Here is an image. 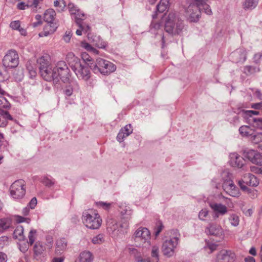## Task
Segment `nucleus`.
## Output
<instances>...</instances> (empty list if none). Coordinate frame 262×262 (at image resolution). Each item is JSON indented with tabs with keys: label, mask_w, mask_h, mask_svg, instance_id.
<instances>
[{
	"label": "nucleus",
	"mask_w": 262,
	"mask_h": 262,
	"mask_svg": "<svg viewBox=\"0 0 262 262\" xmlns=\"http://www.w3.org/2000/svg\"><path fill=\"white\" fill-rule=\"evenodd\" d=\"M127 136H128V135H127L125 132L120 130L117 135V139L119 142H121L123 141V139Z\"/></svg>",
	"instance_id": "nucleus-51"
},
{
	"label": "nucleus",
	"mask_w": 262,
	"mask_h": 262,
	"mask_svg": "<svg viewBox=\"0 0 262 262\" xmlns=\"http://www.w3.org/2000/svg\"><path fill=\"white\" fill-rule=\"evenodd\" d=\"M10 107V104L7 100L4 97L3 95H0V110L3 108H9Z\"/></svg>",
	"instance_id": "nucleus-36"
},
{
	"label": "nucleus",
	"mask_w": 262,
	"mask_h": 262,
	"mask_svg": "<svg viewBox=\"0 0 262 262\" xmlns=\"http://www.w3.org/2000/svg\"><path fill=\"white\" fill-rule=\"evenodd\" d=\"M43 184L49 187H52L54 184V181L47 178H44L43 180Z\"/></svg>",
	"instance_id": "nucleus-53"
},
{
	"label": "nucleus",
	"mask_w": 262,
	"mask_h": 262,
	"mask_svg": "<svg viewBox=\"0 0 262 262\" xmlns=\"http://www.w3.org/2000/svg\"><path fill=\"white\" fill-rule=\"evenodd\" d=\"M120 226V227L122 229H126L129 226V224L128 222H124L121 224L118 225V224L116 223L114 225H113L112 229L114 231L117 230V231H119V230H117V228L118 226Z\"/></svg>",
	"instance_id": "nucleus-44"
},
{
	"label": "nucleus",
	"mask_w": 262,
	"mask_h": 262,
	"mask_svg": "<svg viewBox=\"0 0 262 262\" xmlns=\"http://www.w3.org/2000/svg\"><path fill=\"white\" fill-rule=\"evenodd\" d=\"M123 132H125L127 135H129L133 133V129L131 124H129L126 125L124 128L121 129Z\"/></svg>",
	"instance_id": "nucleus-49"
},
{
	"label": "nucleus",
	"mask_w": 262,
	"mask_h": 262,
	"mask_svg": "<svg viewBox=\"0 0 262 262\" xmlns=\"http://www.w3.org/2000/svg\"><path fill=\"white\" fill-rule=\"evenodd\" d=\"M260 135L261 133H258L257 134H255L254 133L252 134V136L250 138V141L254 143L258 144L260 143Z\"/></svg>",
	"instance_id": "nucleus-42"
},
{
	"label": "nucleus",
	"mask_w": 262,
	"mask_h": 262,
	"mask_svg": "<svg viewBox=\"0 0 262 262\" xmlns=\"http://www.w3.org/2000/svg\"><path fill=\"white\" fill-rule=\"evenodd\" d=\"M230 163L232 166L242 168L245 165V160L240 157L237 153H231L230 155Z\"/></svg>",
	"instance_id": "nucleus-17"
},
{
	"label": "nucleus",
	"mask_w": 262,
	"mask_h": 262,
	"mask_svg": "<svg viewBox=\"0 0 262 262\" xmlns=\"http://www.w3.org/2000/svg\"><path fill=\"white\" fill-rule=\"evenodd\" d=\"M11 224V221L7 218L0 219V232H3L4 230L9 228Z\"/></svg>",
	"instance_id": "nucleus-30"
},
{
	"label": "nucleus",
	"mask_w": 262,
	"mask_h": 262,
	"mask_svg": "<svg viewBox=\"0 0 262 262\" xmlns=\"http://www.w3.org/2000/svg\"><path fill=\"white\" fill-rule=\"evenodd\" d=\"M133 238L137 246L146 247L150 245V232L146 228L140 227L135 232Z\"/></svg>",
	"instance_id": "nucleus-7"
},
{
	"label": "nucleus",
	"mask_w": 262,
	"mask_h": 262,
	"mask_svg": "<svg viewBox=\"0 0 262 262\" xmlns=\"http://www.w3.org/2000/svg\"><path fill=\"white\" fill-rule=\"evenodd\" d=\"M36 230L35 229H31L28 235L29 241L28 242V244L30 245H33L34 243L36 238Z\"/></svg>",
	"instance_id": "nucleus-37"
},
{
	"label": "nucleus",
	"mask_w": 262,
	"mask_h": 262,
	"mask_svg": "<svg viewBox=\"0 0 262 262\" xmlns=\"http://www.w3.org/2000/svg\"><path fill=\"white\" fill-rule=\"evenodd\" d=\"M126 250L129 254H130L131 255H133L134 256L135 259H136V256L137 255H139L140 254V253L139 252H138L137 249L133 247H127L126 249Z\"/></svg>",
	"instance_id": "nucleus-45"
},
{
	"label": "nucleus",
	"mask_w": 262,
	"mask_h": 262,
	"mask_svg": "<svg viewBox=\"0 0 262 262\" xmlns=\"http://www.w3.org/2000/svg\"><path fill=\"white\" fill-rule=\"evenodd\" d=\"M24 232V228L22 226L17 227L14 231V234L15 236H21Z\"/></svg>",
	"instance_id": "nucleus-54"
},
{
	"label": "nucleus",
	"mask_w": 262,
	"mask_h": 262,
	"mask_svg": "<svg viewBox=\"0 0 262 262\" xmlns=\"http://www.w3.org/2000/svg\"><path fill=\"white\" fill-rule=\"evenodd\" d=\"M97 205L103 208V209L105 210H108L110 208L111 204L105 203L103 202H99L97 203Z\"/></svg>",
	"instance_id": "nucleus-55"
},
{
	"label": "nucleus",
	"mask_w": 262,
	"mask_h": 262,
	"mask_svg": "<svg viewBox=\"0 0 262 262\" xmlns=\"http://www.w3.org/2000/svg\"><path fill=\"white\" fill-rule=\"evenodd\" d=\"M82 220L84 225L91 229H98L102 223L99 214L93 209L84 210L82 213Z\"/></svg>",
	"instance_id": "nucleus-4"
},
{
	"label": "nucleus",
	"mask_w": 262,
	"mask_h": 262,
	"mask_svg": "<svg viewBox=\"0 0 262 262\" xmlns=\"http://www.w3.org/2000/svg\"><path fill=\"white\" fill-rule=\"evenodd\" d=\"M67 241L64 238L58 239L56 242L55 252L57 254H61L67 248Z\"/></svg>",
	"instance_id": "nucleus-23"
},
{
	"label": "nucleus",
	"mask_w": 262,
	"mask_h": 262,
	"mask_svg": "<svg viewBox=\"0 0 262 262\" xmlns=\"http://www.w3.org/2000/svg\"><path fill=\"white\" fill-rule=\"evenodd\" d=\"M68 9H69V10L70 12V13L72 14V15H75V20L77 19V18H78V13L77 14L76 13V11L78 10L76 6H75L74 5V4L72 3H69L68 4Z\"/></svg>",
	"instance_id": "nucleus-38"
},
{
	"label": "nucleus",
	"mask_w": 262,
	"mask_h": 262,
	"mask_svg": "<svg viewBox=\"0 0 262 262\" xmlns=\"http://www.w3.org/2000/svg\"><path fill=\"white\" fill-rule=\"evenodd\" d=\"M57 28V25L55 23H47L44 26L43 30L39 33L40 37L47 36L53 34Z\"/></svg>",
	"instance_id": "nucleus-19"
},
{
	"label": "nucleus",
	"mask_w": 262,
	"mask_h": 262,
	"mask_svg": "<svg viewBox=\"0 0 262 262\" xmlns=\"http://www.w3.org/2000/svg\"><path fill=\"white\" fill-rule=\"evenodd\" d=\"M92 254L89 251H83L80 254L79 259L76 262H92Z\"/></svg>",
	"instance_id": "nucleus-26"
},
{
	"label": "nucleus",
	"mask_w": 262,
	"mask_h": 262,
	"mask_svg": "<svg viewBox=\"0 0 262 262\" xmlns=\"http://www.w3.org/2000/svg\"><path fill=\"white\" fill-rule=\"evenodd\" d=\"M13 120V117L8 112L0 110V127L6 126L8 124V120Z\"/></svg>",
	"instance_id": "nucleus-20"
},
{
	"label": "nucleus",
	"mask_w": 262,
	"mask_h": 262,
	"mask_svg": "<svg viewBox=\"0 0 262 262\" xmlns=\"http://www.w3.org/2000/svg\"><path fill=\"white\" fill-rule=\"evenodd\" d=\"M244 156L254 164H259L262 162V156L254 150L245 151Z\"/></svg>",
	"instance_id": "nucleus-16"
},
{
	"label": "nucleus",
	"mask_w": 262,
	"mask_h": 262,
	"mask_svg": "<svg viewBox=\"0 0 262 262\" xmlns=\"http://www.w3.org/2000/svg\"><path fill=\"white\" fill-rule=\"evenodd\" d=\"M259 169H260V167L256 166H252L250 167L251 171L254 173L259 174V170H260Z\"/></svg>",
	"instance_id": "nucleus-61"
},
{
	"label": "nucleus",
	"mask_w": 262,
	"mask_h": 262,
	"mask_svg": "<svg viewBox=\"0 0 262 262\" xmlns=\"http://www.w3.org/2000/svg\"><path fill=\"white\" fill-rule=\"evenodd\" d=\"M82 58L84 61H91L92 58L86 53L82 54Z\"/></svg>",
	"instance_id": "nucleus-64"
},
{
	"label": "nucleus",
	"mask_w": 262,
	"mask_h": 262,
	"mask_svg": "<svg viewBox=\"0 0 262 262\" xmlns=\"http://www.w3.org/2000/svg\"><path fill=\"white\" fill-rule=\"evenodd\" d=\"M55 15V11L52 9H49L44 13L43 19L47 23H54Z\"/></svg>",
	"instance_id": "nucleus-25"
},
{
	"label": "nucleus",
	"mask_w": 262,
	"mask_h": 262,
	"mask_svg": "<svg viewBox=\"0 0 262 262\" xmlns=\"http://www.w3.org/2000/svg\"><path fill=\"white\" fill-rule=\"evenodd\" d=\"M25 181L23 180L15 181L10 188L11 195L15 199H20L26 193Z\"/></svg>",
	"instance_id": "nucleus-12"
},
{
	"label": "nucleus",
	"mask_w": 262,
	"mask_h": 262,
	"mask_svg": "<svg viewBox=\"0 0 262 262\" xmlns=\"http://www.w3.org/2000/svg\"><path fill=\"white\" fill-rule=\"evenodd\" d=\"M18 63V55L14 50H9L3 59V64L7 69L16 68Z\"/></svg>",
	"instance_id": "nucleus-11"
},
{
	"label": "nucleus",
	"mask_w": 262,
	"mask_h": 262,
	"mask_svg": "<svg viewBox=\"0 0 262 262\" xmlns=\"http://www.w3.org/2000/svg\"><path fill=\"white\" fill-rule=\"evenodd\" d=\"M183 23L177 17L175 12H170L165 19V30L172 35H179L184 29Z\"/></svg>",
	"instance_id": "nucleus-3"
},
{
	"label": "nucleus",
	"mask_w": 262,
	"mask_h": 262,
	"mask_svg": "<svg viewBox=\"0 0 262 262\" xmlns=\"http://www.w3.org/2000/svg\"><path fill=\"white\" fill-rule=\"evenodd\" d=\"M37 204V199L36 198H33L30 201L28 207L31 209H34Z\"/></svg>",
	"instance_id": "nucleus-57"
},
{
	"label": "nucleus",
	"mask_w": 262,
	"mask_h": 262,
	"mask_svg": "<svg viewBox=\"0 0 262 262\" xmlns=\"http://www.w3.org/2000/svg\"><path fill=\"white\" fill-rule=\"evenodd\" d=\"M173 236L165 240L162 245V251L164 255L167 257L172 256L175 252L179 240L180 234L177 230L173 231Z\"/></svg>",
	"instance_id": "nucleus-6"
},
{
	"label": "nucleus",
	"mask_w": 262,
	"mask_h": 262,
	"mask_svg": "<svg viewBox=\"0 0 262 262\" xmlns=\"http://www.w3.org/2000/svg\"><path fill=\"white\" fill-rule=\"evenodd\" d=\"M262 57V52L255 53L253 57V62L258 64L260 62V60Z\"/></svg>",
	"instance_id": "nucleus-50"
},
{
	"label": "nucleus",
	"mask_w": 262,
	"mask_h": 262,
	"mask_svg": "<svg viewBox=\"0 0 262 262\" xmlns=\"http://www.w3.org/2000/svg\"><path fill=\"white\" fill-rule=\"evenodd\" d=\"M228 220L230 224L234 227H236L239 225V216L234 213L229 215Z\"/></svg>",
	"instance_id": "nucleus-32"
},
{
	"label": "nucleus",
	"mask_w": 262,
	"mask_h": 262,
	"mask_svg": "<svg viewBox=\"0 0 262 262\" xmlns=\"http://www.w3.org/2000/svg\"><path fill=\"white\" fill-rule=\"evenodd\" d=\"M168 3V0H160L157 6V10L160 12H164L167 9Z\"/></svg>",
	"instance_id": "nucleus-33"
},
{
	"label": "nucleus",
	"mask_w": 262,
	"mask_h": 262,
	"mask_svg": "<svg viewBox=\"0 0 262 262\" xmlns=\"http://www.w3.org/2000/svg\"><path fill=\"white\" fill-rule=\"evenodd\" d=\"M209 211L206 209H204L201 210L199 213V218L202 221H205V219L208 216Z\"/></svg>",
	"instance_id": "nucleus-46"
},
{
	"label": "nucleus",
	"mask_w": 262,
	"mask_h": 262,
	"mask_svg": "<svg viewBox=\"0 0 262 262\" xmlns=\"http://www.w3.org/2000/svg\"><path fill=\"white\" fill-rule=\"evenodd\" d=\"M90 68L95 73H100L103 75H108L116 69V66L112 62L105 59L99 58L94 63H91Z\"/></svg>",
	"instance_id": "nucleus-5"
},
{
	"label": "nucleus",
	"mask_w": 262,
	"mask_h": 262,
	"mask_svg": "<svg viewBox=\"0 0 262 262\" xmlns=\"http://www.w3.org/2000/svg\"><path fill=\"white\" fill-rule=\"evenodd\" d=\"M205 232L207 234L219 237L221 239L224 237L223 229L220 225L216 223H209L205 229Z\"/></svg>",
	"instance_id": "nucleus-13"
},
{
	"label": "nucleus",
	"mask_w": 262,
	"mask_h": 262,
	"mask_svg": "<svg viewBox=\"0 0 262 262\" xmlns=\"http://www.w3.org/2000/svg\"><path fill=\"white\" fill-rule=\"evenodd\" d=\"M136 262H152V261L150 259V257H147L146 256L141 255L140 254L139 255H137L136 256V259H135Z\"/></svg>",
	"instance_id": "nucleus-43"
},
{
	"label": "nucleus",
	"mask_w": 262,
	"mask_h": 262,
	"mask_svg": "<svg viewBox=\"0 0 262 262\" xmlns=\"http://www.w3.org/2000/svg\"><path fill=\"white\" fill-rule=\"evenodd\" d=\"M9 243V238L7 236H2L0 237V248H3Z\"/></svg>",
	"instance_id": "nucleus-48"
},
{
	"label": "nucleus",
	"mask_w": 262,
	"mask_h": 262,
	"mask_svg": "<svg viewBox=\"0 0 262 262\" xmlns=\"http://www.w3.org/2000/svg\"><path fill=\"white\" fill-rule=\"evenodd\" d=\"M151 256L152 258V262H159V249L157 246H154L151 248Z\"/></svg>",
	"instance_id": "nucleus-31"
},
{
	"label": "nucleus",
	"mask_w": 262,
	"mask_h": 262,
	"mask_svg": "<svg viewBox=\"0 0 262 262\" xmlns=\"http://www.w3.org/2000/svg\"><path fill=\"white\" fill-rule=\"evenodd\" d=\"M17 221L18 223L26 222L27 223H29L30 222V219L29 218L24 217L20 216H18L17 219Z\"/></svg>",
	"instance_id": "nucleus-59"
},
{
	"label": "nucleus",
	"mask_w": 262,
	"mask_h": 262,
	"mask_svg": "<svg viewBox=\"0 0 262 262\" xmlns=\"http://www.w3.org/2000/svg\"><path fill=\"white\" fill-rule=\"evenodd\" d=\"M7 255L3 253L0 252V262H7Z\"/></svg>",
	"instance_id": "nucleus-63"
},
{
	"label": "nucleus",
	"mask_w": 262,
	"mask_h": 262,
	"mask_svg": "<svg viewBox=\"0 0 262 262\" xmlns=\"http://www.w3.org/2000/svg\"><path fill=\"white\" fill-rule=\"evenodd\" d=\"M88 38L90 42L93 43V45L99 48H104L106 46V43L101 40L99 36H94L91 34H88Z\"/></svg>",
	"instance_id": "nucleus-21"
},
{
	"label": "nucleus",
	"mask_w": 262,
	"mask_h": 262,
	"mask_svg": "<svg viewBox=\"0 0 262 262\" xmlns=\"http://www.w3.org/2000/svg\"><path fill=\"white\" fill-rule=\"evenodd\" d=\"M47 246H48L49 248H51L52 247L53 240L52 237L48 236L47 237Z\"/></svg>",
	"instance_id": "nucleus-62"
},
{
	"label": "nucleus",
	"mask_w": 262,
	"mask_h": 262,
	"mask_svg": "<svg viewBox=\"0 0 262 262\" xmlns=\"http://www.w3.org/2000/svg\"><path fill=\"white\" fill-rule=\"evenodd\" d=\"M68 58H71L73 61L71 62L70 67L79 78L87 81L90 78V71L87 64L81 62L77 57H75L72 53L67 55Z\"/></svg>",
	"instance_id": "nucleus-2"
},
{
	"label": "nucleus",
	"mask_w": 262,
	"mask_h": 262,
	"mask_svg": "<svg viewBox=\"0 0 262 262\" xmlns=\"http://www.w3.org/2000/svg\"><path fill=\"white\" fill-rule=\"evenodd\" d=\"M234 56H239L237 62H244L247 59V52L245 49H239L233 53Z\"/></svg>",
	"instance_id": "nucleus-27"
},
{
	"label": "nucleus",
	"mask_w": 262,
	"mask_h": 262,
	"mask_svg": "<svg viewBox=\"0 0 262 262\" xmlns=\"http://www.w3.org/2000/svg\"><path fill=\"white\" fill-rule=\"evenodd\" d=\"M82 47L85 48L88 51H91L94 50L95 51L96 50L94 49L92 47H91L88 43L86 42H82L81 43Z\"/></svg>",
	"instance_id": "nucleus-60"
},
{
	"label": "nucleus",
	"mask_w": 262,
	"mask_h": 262,
	"mask_svg": "<svg viewBox=\"0 0 262 262\" xmlns=\"http://www.w3.org/2000/svg\"><path fill=\"white\" fill-rule=\"evenodd\" d=\"M231 174L226 171L222 173V177L224 180L223 183V188L224 191L229 195L233 197L240 196V192L238 188L235 185L233 181L231 179Z\"/></svg>",
	"instance_id": "nucleus-8"
},
{
	"label": "nucleus",
	"mask_w": 262,
	"mask_h": 262,
	"mask_svg": "<svg viewBox=\"0 0 262 262\" xmlns=\"http://www.w3.org/2000/svg\"><path fill=\"white\" fill-rule=\"evenodd\" d=\"M78 18H77V19L75 20V22H76V24L78 25V26L79 28H81V29L82 30L83 32H84L85 33H88V34H90L89 33V32L91 30L90 27L88 25L83 23V21L82 22L78 21Z\"/></svg>",
	"instance_id": "nucleus-35"
},
{
	"label": "nucleus",
	"mask_w": 262,
	"mask_h": 262,
	"mask_svg": "<svg viewBox=\"0 0 262 262\" xmlns=\"http://www.w3.org/2000/svg\"><path fill=\"white\" fill-rule=\"evenodd\" d=\"M260 71V69L250 66H246L244 68V73L246 75H250Z\"/></svg>",
	"instance_id": "nucleus-34"
},
{
	"label": "nucleus",
	"mask_w": 262,
	"mask_h": 262,
	"mask_svg": "<svg viewBox=\"0 0 262 262\" xmlns=\"http://www.w3.org/2000/svg\"><path fill=\"white\" fill-rule=\"evenodd\" d=\"M189 6L186 10L187 19L190 22H197L201 17V8L196 2L187 0Z\"/></svg>",
	"instance_id": "nucleus-9"
},
{
	"label": "nucleus",
	"mask_w": 262,
	"mask_h": 262,
	"mask_svg": "<svg viewBox=\"0 0 262 262\" xmlns=\"http://www.w3.org/2000/svg\"><path fill=\"white\" fill-rule=\"evenodd\" d=\"M45 250V247L43 246V244L40 242H36L34 245L33 252L34 254L36 256H38L42 254Z\"/></svg>",
	"instance_id": "nucleus-29"
},
{
	"label": "nucleus",
	"mask_w": 262,
	"mask_h": 262,
	"mask_svg": "<svg viewBox=\"0 0 262 262\" xmlns=\"http://www.w3.org/2000/svg\"><path fill=\"white\" fill-rule=\"evenodd\" d=\"M209 206L213 211L212 217L216 220L220 215H224L228 212L227 207L221 204L214 202H210Z\"/></svg>",
	"instance_id": "nucleus-14"
},
{
	"label": "nucleus",
	"mask_w": 262,
	"mask_h": 262,
	"mask_svg": "<svg viewBox=\"0 0 262 262\" xmlns=\"http://www.w3.org/2000/svg\"><path fill=\"white\" fill-rule=\"evenodd\" d=\"M239 132L242 137H249L251 138L254 130L249 126L243 125L239 127Z\"/></svg>",
	"instance_id": "nucleus-24"
},
{
	"label": "nucleus",
	"mask_w": 262,
	"mask_h": 262,
	"mask_svg": "<svg viewBox=\"0 0 262 262\" xmlns=\"http://www.w3.org/2000/svg\"><path fill=\"white\" fill-rule=\"evenodd\" d=\"M253 122L257 128L262 129V118H254L253 119Z\"/></svg>",
	"instance_id": "nucleus-56"
},
{
	"label": "nucleus",
	"mask_w": 262,
	"mask_h": 262,
	"mask_svg": "<svg viewBox=\"0 0 262 262\" xmlns=\"http://www.w3.org/2000/svg\"><path fill=\"white\" fill-rule=\"evenodd\" d=\"M239 113H241L242 115L244 116L245 117H251L253 115H258L259 114V112L252 110H242V111H241Z\"/></svg>",
	"instance_id": "nucleus-39"
},
{
	"label": "nucleus",
	"mask_w": 262,
	"mask_h": 262,
	"mask_svg": "<svg viewBox=\"0 0 262 262\" xmlns=\"http://www.w3.org/2000/svg\"><path fill=\"white\" fill-rule=\"evenodd\" d=\"M10 27L13 30H18L20 29V24L19 20L12 21L10 24Z\"/></svg>",
	"instance_id": "nucleus-47"
},
{
	"label": "nucleus",
	"mask_w": 262,
	"mask_h": 262,
	"mask_svg": "<svg viewBox=\"0 0 262 262\" xmlns=\"http://www.w3.org/2000/svg\"><path fill=\"white\" fill-rule=\"evenodd\" d=\"M251 108L255 110H259L261 111L262 110V102L253 103L251 104Z\"/></svg>",
	"instance_id": "nucleus-58"
},
{
	"label": "nucleus",
	"mask_w": 262,
	"mask_h": 262,
	"mask_svg": "<svg viewBox=\"0 0 262 262\" xmlns=\"http://www.w3.org/2000/svg\"><path fill=\"white\" fill-rule=\"evenodd\" d=\"M235 255L231 250H223L220 252L216 257V262H233Z\"/></svg>",
	"instance_id": "nucleus-15"
},
{
	"label": "nucleus",
	"mask_w": 262,
	"mask_h": 262,
	"mask_svg": "<svg viewBox=\"0 0 262 262\" xmlns=\"http://www.w3.org/2000/svg\"><path fill=\"white\" fill-rule=\"evenodd\" d=\"M64 89V93L67 96H71L74 92L78 91L79 89L78 83L75 80H71Z\"/></svg>",
	"instance_id": "nucleus-18"
},
{
	"label": "nucleus",
	"mask_w": 262,
	"mask_h": 262,
	"mask_svg": "<svg viewBox=\"0 0 262 262\" xmlns=\"http://www.w3.org/2000/svg\"><path fill=\"white\" fill-rule=\"evenodd\" d=\"M259 0H245L243 4L244 10H253L257 5Z\"/></svg>",
	"instance_id": "nucleus-28"
},
{
	"label": "nucleus",
	"mask_w": 262,
	"mask_h": 262,
	"mask_svg": "<svg viewBox=\"0 0 262 262\" xmlns=\"http://www.w3.org/2000/svg\"><path fill=\"white\" fill-rule=\"evenodd\" d=\"M55 7L59 8V11H62L66 6V3L64 0H56L54 2Z\"/></svg>",
	"instance_id": "nucleus-41"
},
{
	"label": "nucleus",
	"mask_w": 262,
	"mask_h": 262,
	"mask_svg": "<svg viewBox=\"0 0 262 262\" xmlns=\"http://www.w3.org/2000/svg\"><path fill=\"white\" fill-rule=\"evenodd\" d=\"M72 33L71 31H67L63 36V39L66 42H69L72 37Z\"/></svg>",
	"instance_id": "nucleus-52"
},
{
	"label": "nucleus",
	"mask_w": 262,
	"mask_h": 262,
	"mask_svg": "<svg viewBox=\"0 0 262 262\" xmlns=\"http://www.w3.org/2000/svg\"><path fill=\"white\" fill-rule=\"evenodd\" d=\"M56 76H54V82L57 83L61 79L64 83H67L70 80L69 70L63 61L58 62L56 65Z\"/></svg>",
	"instance_id": "nucleus-10"
},
{
	"label": "nucleus",
	"mask_w": 262,
	"mask_h": 262,
	"mask_svg": "<svg viewBox=\"0 0 262 262\" xmlns=\"http://www.w3.org/2000/svg\"><path fill=\"white\" fill-rule=\"evenodd\" d=\"M243 178L246 180V184L251 186H257L259 184V181L257 178L251 173H246Z\"/></svg>",
	"instance_id": "nucleus-22"
},
{
	"label": "nucleus",
	"mask_w": 262,
	"mask_h": 262,
	"mask_svg": "<svg viewBox=\"0 0 262 262\" xmlns=\"http://www.w3.org/2000/svg\"><path fill=\"white\" fill-rule=\"evenodd\" d=\"M37 63L41 76L47 81H54V76H56V66L53 68L51 65L50 55L44 54L37 59Z\"/></svg>",
	"instance_id": "nucleus-1"
},
{
	"label": "nucleus",
	"mask_w": 262,
	"mask_h": 262,
	"mask_svg": "<svg viewBox=\"0 0 262 262\" xmlns=\"http://www.w3.org/2000/svg\"><path fill=\"white\" fill-rule=\"evenodd\" d=\"M104 241V235L99 234L92 238V242L94 244H100Z\"/></svg>",
	"instance_id": "nucleus-40"
}]
</instances>
